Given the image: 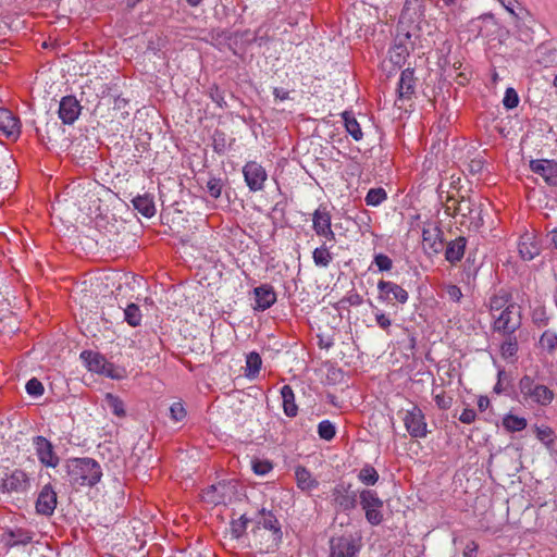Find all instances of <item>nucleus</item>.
Returning a JSON list of instances; mask_svg holds the SVG:
<instances>
[{"mask_svg":"<svg viewBox=\"0 0 557 557\" xmlns=\"http://www.w3.org/2000/svg\"><path fill=\"white\" fill-rule=\"evenodd\" d=\"M360 544L352 536L332 537L330 541V557H357Z\"/></svg>","mask_w":557,"mask_h":557,"instance_id":"9d476101","label":"nucleus"},{"mask_svg":"<svg viewBox=\"0 0 557 557\" xmlns=\"http://www.w3.org/2000/svg\"><path fill=\"white\" fill-rule=\"evenodd\" d=\"M29 487V480L23 470L15 469L1 479L0 490L3 493H24Z\"/></svg>","mask_w":557,"mask_h":557,"instance_id":"ddd939ff","label":"nucleus"},{"mask_svg":"<svg viewBox=\"0 0 557 557\" xmlns=\"http://www.w3.org/2000/svg\"><path fill=\"white\" fill-rule=\"evenodd\" d=\"M69 482L73 486H94L102 476L100 465L91 458H74L66 463Z\"/></svg>","mask_w":557,"mask_h":557,"instance_id":"f257e3e1","label":"nucleus"},{"mask_svg":"<svg viewBox=\"0 0 557 557\" xmlns=\"http://www.w3.org/2000/svg\"><path fill=\"white\" fill-rule=\"evenodd\" d=\"M446 294L451 301L459 302L462 298V292L460 287L454 284H449L445 287Z\"/></svg>","mask_w":557,"mask_h":557,"instance_id":"5fc2aeb1","label":"nucleus"},{"mask_svg":"<svg viewBox=\"0 0 557 557\" xmlns=\"http://www.w3.org/2000/svg\"><path fill=\"white\" fill-rule=\"evenodd\" d=\"M490 406V399L485 396H481L479 399H478V407L480 409V411H485Z\"/></svg>","mask_w":557,"mask_h":557,"instance_id":"680f3d73","label":"nucleus"},{"mask_svg":"<svg viewBox=\"0 0 557 557\" xmlns=\"http://www.w3.org/2000/svg\"><path fill=\"white\" fill-rule=\"evenodd\" d=\"M141 312L137 305L129 304L124 309V320L131 325V326H138L141 322Z\"/></svg>","mask_w":557,"mask_h":557,"instance_id":"58836bf2","label":"nucleus"},{"mask_svg":"<svg viewBox=\"0 0 557 557\" xmlns=\"http://www.w3.org/2000/svg\"><path fill=\"white\" fill-rule=\"evenodd\" d=\"M499 4L515 18H522L524 8L517 0H497Z\"/></svg>","mask_w":557,"mask_h":557,"instance_id":"79ce46f5","label":"nucleus"},{"mask_svg":"<svg viewBox=\"0 0 557 557\" xmlns=\"http://www.w3.org/2000/svg\"><path fill=\"white\" fill-rule=\"evenodd\" d=\"M312 228L318 236L329 242H335V233L332 230L331 214L325 207L320 206L312 213Z\"/></svg>","mask_w":557,"mask_h":557,"instance_id":"9b49d317","label":"nucleus"},{"mask_svg":"<svg viewBox=\"0 0 557 557\" xmlns=\"http://www.w3.org/2000/svg\"><path fill=\"white\" fill-rule=\"evenodd\" d=\"M414 91V72L406 69L401 72L398 82V100L409 99Z\"/></svg>","mask_w":557,"mask_h":557,"instance_id":"b1692460","label":"nucleus"},{"mask_svg":"<svg viewBox=\"0 0 557 557\" xmlns=\"http://www.w3.org/2000/svg\"><path fill=\"white\" fill-rule=\"evenodd\" d=\"M251 468L257 475H265L273 469V466L269 460L253 459L251 461Z\"/></svg>","mask_w":557,"mask_h":557,"instance_id":"49530a36","label":"nucleus"},{"mask_svg":"<svg viewBox=\"0 0 557 557\" xmlns=\"http://www.w3.org/2000/svg\"><path fill=\"white\" fill-rule=\"evenodd\" d=\"M10 535L12 537L10 543L11 546L26 545L33 540L32 535L27 532H18L17 534L11 532Z\"/></svg>","mask_w":557,"mask_h":557,"instance_id":"864d4df0","label":"nucleus"},{"mask_svg":"<svg viewBox=\"0 0 557 557\" xmlns=\"http://www.w3.org/2000/svg\"><path fill=\"white\" fill-rule=\"evenodd\" d=\"M243 175L250 191L256 193L264 188L268 173L257 161L247 162L243 166Z\"/></svg>","mask_w":557,"mask_h":557,"instance_id":"1a4fd4ad","label":"nucleus"},{"mask_svg":"<svg viewBox=\"0 0 557 557\" xmlns=\"http://www.w3.org/2000/svg\"><path fill=\"white\" fill-rule=\"evenodd\" d=\"M57 507V493L50 484L45 485L37 498L36 510L44 516H51Z\"/></svg>","mask_w":557,"mask_h":557,"instance_id":"aec40b11","label":"nucleus"},{"mask_svg":"<svg viewBox=\"0 0 557 557\" xmlns=\"http://www.w3.org/2000/svg\"><path fill=\"white\" fill-rule=\"evenodd\" d=\"M369 305L373 310V314L377 326L384 330L385 332L389 333V327L392 326V320L389 315L383 312L376 306H374L371 301H369Z\"/></svg>","mask_w":557,"mask_h":557,"instance_id":"a19ab883","label":"nucleus"},{"mask_svg":"<svg viewBox=\"0 0 557 557\" xmlns=\"http://www.w3.org/2000/svg\"><path fill=\"white\" fill-rule=\"evenodd\" d=\"M210 98L220 108H223V107L226 106V102L224 100V96H223L222 91L216 86H213V87L210 88Z\"/></svg>","mask_w":557,"mask_h":557,"instance_id":"6e6d98bb","label":"nucleus"},{"mask_svg":"<svg viewBox=\"0 0 557 557\" xmlns=\"http://www.w3.org/2000/svg\"><path fill=\"white\" fill-rule=\"evenodd\" d=\"M170 416L174 422H181L185 419L186 410L181 401H176L171 405Z\"/></svg>","mask_w":557,"mask_h":557,"instance_id":"8fccbe9b","label":"nucleus"},{"mask_svg":"<svg viewBox=\"0 0 557 557\" xmlns=\"http://www.w3.org/2000/svg\"><path fill=\"white\" fill-rule=\"evenodd\" d=\"M492 329L500 335H512L521 326V312L517 305L492 317Z\"/></svg>","mask_w":557,"mask_h":557,"instance_id":"39448f33","label":"nucleus"},{"mask_svg":"<svg viewBox=\"0 0 557 557\" xmlns=\"http://www.w3.org/2000/svg\"><path fill=\"white\" fill-rule=\"evenodd\" d=\"M387 199V194L384 188H371L364 198L368 206L377 207Z\"/></svg>","mask_w":557,"mask_h":557,"instance_id":"4c0bfd02","label":"nucleus"},{"mask_svg":"<svg viewBox=\"0 0 557 557\" xmlns=\"http://www.w3.org/2000/svg\"><path fill=\"white\" fill-rule=\"evenodd\" d=\"M186 2H187L190 7H198V5L201 3V0H186Z\"/></svg>","mask_w":557,"mask_h":557,"instance_id":"338daca9","label":"nucleus"},{"mask_svg":"<svg viewBox=\"0 0 557 557\" xmlns=\"http://www.w3.org/2000/svg\"><path fill=\"white\" fill-rule=\"evenodd\" d=\"M377 289L380 293L377 298L383 302H388L392 299L400 304L408 301V292L394 282L382 280L377 283Z\"/></svg>","mask_w":557,"mask_h":557,"instance_id":"2eb2a0df","label":"nucleus"},{"mask_svg":"<svg viewBox=\"0 0 557 557\" xmlns=\"http://www.w3.org/2000/svg\"><path fill=\"white\" fill-rule=\"evenodd\" d=\"M104 405L106 407L111 410L113 414H115L119 418L125 417V407L122 399L111 393H107L104 396Z\"/></svg>","mask_w":557,"mask_h":557,"instance_id":"f704fd0d","label":"nucleus"},{"mask_svg":"<svg viewBox=\"0 0 557 557\" xmlns=\"http://www.w3.org/2000/svg\"><path fill=\"white\" fill-rule=\"evenodd\" d=\"M539 346L542 350L553 354L557 349V333L546 330L540 337Z\"/></svg>","mask_w":557,"mask_h":557,"instance_id":"c9c22d12","label":"nucleus"},{"mask_svg":"<svg viewBox=\"0 0 557 557\" xmlns=\"http://www.w3.org/2000/svg\"><path fill=\"white\" fill-rule=\"evenodd\" d=\"M358 479L366 485H374L379 481V473L372 466L367 465L359 471Z\"/></svg>","mask_w":557,"mask_h":557,"instance_id":"ea45409f","label":"nucleus"},{"mask_svg":"<svg viewBox=\"0 0 557 557\" xmlns=\"http://www.w3.org/2000/svg\"><path fill=\"white\" fill-rule=\"evenodd\" d=\"M373 262L377 267L379 271H381V272L389 271L393 267L392 259L384 253L375 255Z\"/></svg>","mask_w":557,"mask_h":557,"instance_id":"3c124183","label":"nucleus"},{"mask_svg":"<svg viewBox=\"0 0 557 557\" xmlns=\"http://www.w3.org/2000/svg\"><path fill=\"white\" fill-rule=\"evenodd\" d=\"M435 403L441 409H446L450 405V401L448 399H446V397L444 395H436Z\"/></svg>","mask_w":557,"mask_h":557,"instance_id":"052dcab7","label":"nucleus"},{"mask_svg":"<svg viewBox=\"0 0 557 557\" xmlns=\"http://www.w3.org/2000/svg\"><path fill=\"white\" fill-rule=\"evenodd\" d=\"M518 250L522 259L532 260L540 255L541 247L533 234L525 233L520 237Z\"/></svg>","mask_w":557,"mask_h":557,"instance_id":"4be33fe9","label":"nucleus"},{"mask_svg":"<svg viewBox=\"0 0 557 557\" xmlns=\"http://www.w3.org/2000/svg\"><path fill=\"white\" fill-rule=\"evenodd\" d=\"M312 259L317 267L327 268L333 260V255L326 244H323L313 250Z\"/></svg>","mask_w":557,"mask_h":557,"instance_id":"473e14b6","label":"nucleus"},{"mask_svg":"<svg viewBox=\"0 0 557 557\" xmlns=\"http://www.w3.org/2000/svg\"><path fill=\"white\" fill-rule=\"evenodd\" d=\"M360 505L366 512L367 521L372 525H379L383 521V500L372 490L360 493Z\"/></svg>","mask_w":557,"mask_h":557,"instance_id":"0eeeda50","label":"nucleus"},{"mask_svg":"<svg viewBox=\"0 0 557 557\" xmlns=\"http://www.w3.org/2000/svg\"><path fill=\"white\" fill-rule=\"evenodd\" d=\"M26 392L28 395L33 396V397H39L44 394V385L42 383L37 380V379H30L27 383H26Z\"/></svg>","mask_w":557,"mask_h":557,"instance_id":"09e8293b","label":"nucleus"},{"mask_svg":"<svg viewBox=\"0 0 557 557\" xmlns=\"http://www.w3.org/2000/svg\"><path fill=\"white\" fill-rule=\"evenodd\" d=\"M253 309L264 311L276 301V294L271 285L264 284L253 288Z\"/></svg>","mask_w":557,"mask_h":557,"instance_id":"412c9836","label":"nucleus"},{"mask_svg":"<svg viewBox=\"0 0 557 557\" xmlns=\"http://www.w3.org/2000/svg\"><path fill=\"white\" fill-rule=\"evenodd\" d=\"M297 486L302 491H311L318 486V481L305 467H297L295 470Z\"/></svg>","mask_w":557,"mask_h":557,"instance_id":"c85d7f7f","label":"nucleus"},{"mask_svg":"<svg viewBox=\"0 0 557 557\" xmlns=\"http://www.w3.org/2000/svg\"><path fill=\"white\" fill-rule=\"evenodd\" d=\"M222 181L220 178H210L207 183V190L213 198H219L222 193Z\"/></svg>","mask_w":557,"mask_h":557,"instance_id":"603ef678","label":"nucleus"},{"mask_svg":"<svg viewBox=\"0 0 557 557\" xmlns=\"http://www.w3.org/2000/svg\"><path fill=\"white\" fill-rule=\"evenodd\" d=\"M503 104L506 109H515L519 104V96L512 87H508L505 91Z\"/></svg>","mask_w":557,"mask_h":557,"instance_id":"de8ad7c7","label":"nucleus"},{"mask_svg":"<svg viewBox=\"0 0 557 557\" xmlns=\"http://www.w3.org/2000/svg\"><path fill=\"white\" fill-rule=\"evenodd\" d=\"M361 301L362 299L358 294H354L349 297V302L354 306L360 305Z\"/></svg>","mask_w":557,"mask_h":557,"instance_id":"0e129e2a","label":"nucleus"},{"mask_svg":"<svg viewBox=\"0 0 557 557\" xmlns=\"http://www.w3.org/2000/svg\"><path fill=\"white\" fill-rule=\"evenodd\" d=\"M281 397H282L284 413L289 418L296 417L298 413V407L295 401L294 391L289 385L282 386Z\"/></svg>","mask_w":557,"mask_h":557,"instance_id":"bb28decb","label":"nucleus"},{"mask_svg":"<svg viewBox=\"0 0 557 557\" xmlns=\"http://www.w3.org/2000/svg\"><path fill=\"white\" fill-rule=\"evenodd\" d=\"M522 401L527 405L546 407L554 399V392L546 385L535 382L531 376L524 375L519 382Z\"/></svg>","mask_w":557,"mask_h":557,"instance_id":"f03ea898","label":"nucleus"},{"mask_svg":"<svg viewBox=\"0 0 557 557\" xmlns=\"http://www.w3.org/2000/svg\"><path fill=\"white\" fill-rule=\"evenodd\" d=\"M81 359L85 367L95 373L104 375L111 379H122V370L116 368L113 363L107 361V359L99 352L91 350H84L81 352Z\"/></svg>","mask_w":557,"mask_h":557,"instance_id":"20e7f679","label":"nucleus"},{"mask_svg":"<svg viewBox=\"0 0 557 557\" xmlns=\"http://www.w3.org/2000/svg\"><path fill=\"white\" fill-rule=\"evenodd\" d=\"M342 117L344 121L345 128L347 133L356 140L359 141L363 137V133L361 127L356 120L355 115L348 111L342 113Z\"/></svg>","mask_w":557,"mask_h":557,"instance_id":"2f4dec72","label":"nucleus"},{"mask_svg":"<svg viewBox=\"0 0 557 557\" xmlns=\"http://www.w3.org/2000/svg\"><path fill=\"white\" fill-rule=\"evenodd\" d=\"M528 422L523 417H518L512 413H508L503 418V426L508 432H519L527 428Z\"/></svg>","mask_w":557,"mask_h":557,"instance_id":"72a5a7b5","label":"nucleus"},{"mask_svg":"<svg viewBox=\"0 0 557 557\" xmlns=\"http://www.w3.org/2000/svg\"><path fill=\"white\" fill-rule=\"evenodd\" d=\"M134 208L145 218H151L156 214L153 198L149 195L135 197L133 200Z\"/></svg>","mask_w":557,"mask_h":557,"instance_id":"cd10ccee","label":"nucleus"},{"mask_svg":"<svg viewBox=\"0 0 557 557\" xmlns=\"http://www.w3.org/2000/svg\"><path fill=\"white\" fill-rule=\"evenodd\" d=\"M504 336L506 339L500 344V356L507 361H513L519 348L518 339L515 334Z\"/></svg>","mask_w":557,"mask_h":557,"instance_id":"c756f323","label":"nucleus"},{"mask_svg":"<svg viewBox=\"0 0 557 557\" xmlns=\"http://www.w3.org/2000/svg\"><path fill=\"white\" fill-rule=\"evenodd\" d=\"M81 104L73 96L63 97L59 104V117L64 124H73L81 114Z\"/></svg>","mask_w":557,"mask_h":557,"instance_id":"6ab92c4d","label":"nucleus"},{"mask_svg":"<svg viewBox=\"0 0 557 557\" xmlns=\"http://www.w3.org/2000/svg\"><path fill=\"white\" fill-rule=\"evenodd\" d=\"M442 1H443L445 7L450 8V7L456 5L458 0H442Z\"/></svg>","mask_w":557,"mask_h":557,"instance_id":"69168bd1","label":"nucleus"},{"mask_svg":"<svg viewBox=\"0 0 557 557\" xmlns=\"http://www.w3.org/2000/svg\"><path fill=\"white\" fill-rule=\"evenodd\" d=\"M530 169L541 175L548 185L557 186V163L555 161L546 159L531 160Z\"/></svg>","mask_w":557,"mask_h":557,"instance_id":"f3484780","label":"nucleus"},{"mask_svg":"<svg viewBox=\"0 0 557 557\" xmlns=\"http://www.w3.org/2000/svg\"><path fill=\"white\" fill-rule=\"evenodd\" d=\"M273 95L275 99H278L281 101L288 99L289 92L283 88L275 87L273 89Z\"/></svg>","mask_w":557,"mask_h":557,"instance_id":"bf43d9fd","label":"nucleus"},{"mask_svg":"<svg viewBox=\"0 0 557 557\" xmlns=\"http://www.w3.org/2000/svg\"><path fill=\"white\" fill-rule=\"evenodd\" d=\"M282 530H274V533L252 529V541L261 553L275 552L282 542Z\"/></svg>","mask_w":557,"mask_h":557,"instance_id":"f8f14e48","label":"nucleus"},{"mask_svg":"<svg viewBox=\"0 0 557 557\" xmlns=\"http://www.w3.org/2000/svg\"><path fill=\"white\" fill-rule=\"evenodd\" d=\"M262 366V359L256 351H251L246 356L245 376L253 380L258 376Z\"/></svg>","mask_w":557,"mask_h":557,"instance_id":"7c9ffc66","label":"nucleus"},{"mask_svg":"<svg viewBox=\"0 0 557 557\" xmlns=\"http://www.w3.org/2000/svg\"><path fill=\"white\" fill-rule=\"evenodd\" d=\"M476 418V413L473 409L466 408L462 410L459 420L465 424L472 423Z\"/></svg>","mask_w":557,"mask_h":557,"instance_id":"4d7b16f0","label":"nucleus"},{"mask_svg":"<svg viewBox=\"0 0 557 557\" xmlns=\"http://www.w3.org/2000/svg\"><path fill=\"white\" fill-rule=\"evenodd\" d=\"M33 445L39 461L49 468H55L59 465V457L53 450V446L50 441L44 436H35L33 438Z\"/></svg>","mask_w":557,"mask_h":557,"instance_id":"4468645a","label":"nucleus"},{"mask_svg":"<svg viewBox=\"0 0 557 557\" xmlns=\"http://www.w3.org/2000/svg\"><path fill=\"white\" fill-rule=\"evenodd\" d=\"M0 132L13 140L21 135L20 119L5 108H0Z\"/></svg>","mask_w":557,"mask_h":557,"instance_id":"dca6fc26","label":"nucleus"},{"mask_svg":"<svg viewBox=\"0 0 557 557\" xmlns=\"http://www.w3.org/2000/svg\"><path fill=\"white\" fill-rule=\"evenodd\" d=\"M548 237H549L550 244L554 246V248L557 249V228H554L553 231H550L548 234Z\"/></svg>","mask_w":557,"mask_h":557,"instance_id":"e2e57ef3","label":"nucleus"},{"mask_svg":"<svg viewBox=\"0 0 557 557\" xmlns=\"http://www.w3.org/2000/svg\"><path fill=\"white\" fill-rule=\"evenodd\" d=\"M253 529L274 533V530H281V525L271 511L261 509L255 518Z\"/></svg>","mask_w":557,"mask_h":557,"instance_id":"393cba45","label":"nucleus"},{"mask_svg":"<svg viewBox=\"0 0 557 557\" xmlns=\"http://www.w3.org/2000/svg\"><path fill=\"white\" fill-rule=\"evenodd\" d=\"M535 434L539 441H541L546 447H550L554 444V431L547 425L535 426Z\"/></svg>","mask_w":557,"mask_h":557,"instance_id":"37998d69","label":"nucleus"},{"mask_svg":"<svg viewBox=\"0 0 557 557\" xmlns=\"http://www.w3.org/2000/svg\"><path fill=\"white\" fill-rule=\"evenodd\" d=\"M442 231L434 223H429L422 230V245L428 253H438L442 249Z\"/></svg>","mask_w":557,"mask_h":557,"instance_id":"a211bd4d","label":"nucleus"},{"mask_svg":"<svg viewBox=\"0 0 557 557\" xmlns=\"http://www.w3.org/2000/svg\"><path fill=\"white\" fill-rule=\"evenodd\" d=\"M478 544L475 542H470L466 545L463 550L465 557H476Z\"/></svg>","mask_w":557,"mask_h":557,"instance_id":"13d9d810","label":"nucleus"},{"mask_svg":"<svg viewBox=\"0 0 557 557\" xmlns=\"http://www.w3.org/2000/svg\"><path fill=\"white\" fill-rule=\"evenodd\" d=\"M494 391L499 394L502 392V385L500 381L497 382V384L494 386Z\"/></svg>","mask_w":557,"mask_h":557,"instance_id":"774afa93","label":"nucleus"},{"mask_svg":"<svg viewBox=\"0 0 557 557\" xmlns=\"http://www.w3.org/2000/svg\"><path fill=\"white\" fill-rule=\"evenodd\" d=\"M513 305L516 304L512 301L511 295L504 289H499L497 293L490 297L487 308L491 315L493 317L506 310L507 308H509V306Z\"/></svg>","mask_w":557,"mask_h":557,"instance_id":"5701e85b","label":"nucleus"},{"mask_svg":"<svg viewBox=\"0 0 557 557\" xmlns=\"http://www.w3.org/2000/svg\"><path fill=\"white\" fill-rule=\"evenodd\" d=\"M407 57V47L400 44L394 45L388 51L389 61L397 66H401L405 63Z\"/></svg>","mask_w":557,"mask_h":557,"instance_id":"e433bc0d","label":"nucleus"},{"mask_svg":"<svg viewBox=\"0 0 557 557\" xmlns=\"http://www.w3.org/2000/svg\"><path fill=\"white\" fill-rule=\"evenodd\" d=\"M250 520L245 516H240L238 519L233 520L231 522V533L234 537L238 539L240 537L246 529L248 528V523Z\"/></svg>","mask_w":557,"mask_h":557,"instance_id":"a18cd8bd","label":"nucleus"},{"mask_svg":"<svg viewBox=\"0 0 557 557\" xmlns=\"http://www.w3.org/2000/svg\"><path fill=\"white\" fill-rule=\"evenodd\" d=\"M238 493L236 481H221L206 488L202 492V499L210 505H226L233 502Z\"/></svg>","mask_w":557,"mask_h":557,"instance_id":"7ed1b4c3","label":"nucleus"},{"mask_svg":"<svg viewBox=\"0 0 557 557\" xmlns=\"http://www.w3.org/2000/svg\"><path fill=\"white\" fill-rule=\"evenodd\" d=\"M318 434L322 440L331 441L336 434V428L330 420H322L318 424Z\"/></svg>","mask_w":557,"mask_h":557,"instance_id":"c03bdc74","label":"nucleus"},{"mask_svg":"<svg viewBox=\"0 0 557 557\" xmlns=\"http://www.w3.org/2000/svg\"><path fill=\"white\" fill-rule=\"evenodd\" d=\"M403 421L411 437L423 438L428 435L425 416L417 405L405 411Z\"/></svg>","mask_w":557,"mask_h":557,"instance_id":"6e6552de","label":"nucleus"},{"mask_svg":"<svg viewBox=\"0 0 557 557\" xmlns=\"http://www.w3.org/2000/svg\"><path fill=\"white\" fill-rule=\"evenodd\" d=\"M455 214L460 216V224L468 230H479L483 225L482 209L471 199L462 198L455 208Z\"/></svg>","mask_w":557,"mask_h":557,"instance_id":"423d86ee","label":"nucleus"},{"mask_svg":"<svg viewBox=\"0 0 557 557\" xmlns=\"http://www.w3.org/2000/svg\"><path fill=\"white\" fill-rule=\"evenodd\" d=\"M467 240L465 237L460 236L448 243L445 258L450 263L459 262L465 255Z\"/></svg>","mask_w":557,"mask_h":557,"instance_id":"a878e982","label":"nucleus"}]
</instances>
